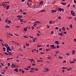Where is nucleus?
Wrapping results in <instances>:
<instances>
[{"label": "nucleus", "instance_id": "obj_5", "mask_svg": "<svg viewBox=\"0 0 76 76\" xmlns=\"http://www.w3.org/2000/svg\"><path fill=\"white\" fill-rule=\"evenodd\" d=\"M17 17L19 18H23V16H22V15H17Z\"/></svg>", "mask_w": 76, "mask_h": 76}, {"label": "nucleus", "instance_id": "obj_8", "mask_svg": "<svg viewBox=\"0 0 76 76\" xmlns=\"http://www.w3.org/2000/svg\"><path fill=\"white\" fill-rule=\"evenodd\" d=\"M54 42L55 43H56V44H57L58 45H59V43H58V42H58V41H56V42Z\"/></svg>", "mask_w": 76, "mask_h": 76}, {"label": "nucleus", "instance_id": "obj_35", "mask_svg": "<svg viewBox=\"0 0 76 76\" xmlns=\"http://www.w3.org/2000/svg\"><path fill=\"white\" fill-rule=\"evenodd\" d=\"M23 19H21V20H20V22H23Z\"/></svg>", "mask_w": 76, "mask_h": 76}, {"label": "nucleus", "instance_id": "obj_18", "mask_svg": "<svg viewBox=\"0 0 76 76\" xmlns=\"http://www.w3.org/2000/svg\"><path fill=\"white\" fill-rule=\"evenodd\" d=\"M62 9H61V8H58V10L59 11V12H61V11H62Z\"/></svg>", "mask_w": 76, "mask_h": 76}, {"label": "nucleus", "instance_id": "obj_11", "mask_svg": "<svg viewBox=\"0 0 76 76\" xmlns=\"http://www.w3.org/2000/svg\"><path fill=\"white\" fill-rule=\"evenodd\" d=\"M50 47H51V48H54V45H51Z\"/></svg>", "mask_w": 76, "mask_h": 76}, {"label": "nucleus", "instance_id": "obj_53", "mask_svg": "<svg viewBox=\"0 0 76 76\" xmlns=\"http://www.w3.org/2000/svg\"><path fill=\"white\" fill-rule=\"evenodd\" d=\"M70 6V4H69L67 6V7H69Z\"/></svg>", "mask_w": 76, "mask_h": 76}, {"label": "nucleus", "instance_id": "obj_45", "mask_svg": "<svg viewBox=\"0 0 76 76\" xmlns=\"http://www.w3.org/2000/svg\"><path fill=\"white\" fill-rule=\"evenodd\" d=\"M8 22L9 23H11V20H8Z\"/></svg>", "mask_w": 76, "mask_h": 76}, {"label": "nucleus", "instance_id": "obj_41", "mask_svg": "<svg viewBox=\"0 0 76 76\" xmlns=\"http://www.w3.org/2000/svg\"><path fill=\"white\" fill-rule=\"evenodd\" d=\"M58 29V27H56L55 28V29H56V30H57V29Z\"/></svg>", "mask_w": 76, "mask_h": 76}, {"label": "nucleus", "instance_id": "obj_48", "mask_svg": "<svg viewBox=\"0 0 76 76\" xmlns=\"http://www.w3.org/2000/svg\"><path fill=\"white\" fill-rule=\"evenodd\" d=\"M1 74H2V75H4V72H2L1 73Z\"/></svg>", "mask_w": 76, "mask_h": 76}, {"label": "nucleus", "instance_id": "obj_32", "mask_svg": "<svg viewBox=\"0 0 76 76\" xmlns=\"http://www.w3.org/2000/svg\"><path fill=\"white\" fill-rule=\"evenodd\" d=\"M70 63L72 64V63H75V62L73 61H72L71 62H70Z\"/></svg>", "mask_w": 76, "mask_h": 76}, {"label": "nucleus", "instance_id": "obj_55", "mask_svg": "<svg viewBox=\"0 0 76 76\" xmlns=\"http://www.w3.org/2000/svg\"><path fill=\"white\" fill-rule=\"evenodd\" d=\"M0 41L1 42H3V40L1 39H0Z\"/></svg>", "mask_w": 76, "mask_h": 76}, {"label": "nucleus", "instance_id": "obj_2", "mask_svg": "<svg viewBox=\"0 0 76 76\" xmlns=\"http://www.w3.org/2000/svg\"><path fill=\"white\" fill-rule=\"evenodd\" d=\"M12 65L11 66V67L12 68H14V67H15V64H12Z\"/></svg>", "mask_w": 76, "mask_h": 76}, {"label": "nucleus", "instance_id": "obj_54", "mask_svg": "<svg viewBox=\"0 0 76 76\" xmlns=\"http://www.w3.org/2000/svg\"><path fill=\"white\" fill-rule=\"evenodd\" d=\"M33 42H35V39H33Z\"/></svg>", "mask_w": 76, "mask_h": 76}, {"label": "nucleus", "instance_id": "obj_34", "mask_svg": "<svg viewBox=\"0 0 76 76\" xmlns=\"http://www.w3.org/2000/svg\"><path fill=\"white\" fill-rule=\"evenodd\" d=\"M24 70H29V69H28V68H24Z\"/></svg>", "mask_w": 76, "mask_h": 76}, {"label": "nucleus", "instance_id": "obj_61", "mask_svg": "<svg viewBox=\"0 0 76 76\" xmlns=\"http://www.w3.org/2000/svg\"><path fill=\"white\" fill-rule=\"evenodd\" d=\"M32 29H34V27L33 26H32Z\"/></svg>", "mask_w": 76, "mask_h": 76}, {"label": "nucleus", "instance_id": "obj_7", "mask_svg": "<svg viewBox=\"0 0 76 76\" xmlns=\"http://www.w3.org/2000/svg\"><path fill=\"white\" fill-rule=\"evenodd\" d=\"M44 3V2L43 1H41V2H39V5H40L41 4V5H42V4Z\"/></svg>", "mask_w": 76, "mask_h": 76}, {"label": "nucleus", "instance_id": "obj_6", "mask_svg": "<svg viewBox=\"0 0 76 76\" xmlns=\"http://www.w3.org/2000/svg\"><path fill=\"white\" fill-rule=\"evenodd\" d=\"M27 29H28V28L25 27L23 29V30H24V31H25V32H26L27 31Z\"/></svg>", "mask_w": 76, "mask_h": 76}, {"label": "nucleus", "instance_id": "obj_47", "mask_svg": "<svg viewBox=\"0 0 76 76\" xmlns=\"http://www.w3.org/2000/svg\"><path fill=\"white\" fill-rule=\"evenodd\" d=\"M56 54H58V53H59V52H58V51H56Z\"/></svg>", "mask_w": 76, "mask_h": 76}, {"label": "nucleus", "instance_id": "obj_59", "mask_svg": "<svg viewBox=\"0 0 76 76\" xmlns=\"http://www.w3.org/2000/svg\"><path fill=\"white\" fill-rule=\"evenodd\" d=\"M58 19H61V17H60V16H59L58 17Z\"/></svg>", "mask_w": 76, "mask_h": 76}, {"label": "nucleus", "instance_id": "obj_22", "mask_svg": "<svg viewBox=\"0 0 76 76\" xmlns=\"http://www.w3.org/2000/svg\"><path fill=\"white\" fill-rule=\"evenodd\" d=\"M35 22H36V23H40V22L38 21H35Z\"/></svg>", "mask_w": 76, "mask_h": 76}, {"label": "nucleus", "instance_id": "obj_44", "mask_svg": "<svg viewBox=\"0 0 76 76\" xmlns=\"http://www.w3.org/2000/svg\"><path fill=\"white\" fill-rule=\"evenodd\" d=\"M24 72H25V71H23V70H22V73H24Z\"/></svg>", "mask_w": 76, "mask_h": 76}, {"label": "nucleus", "instance_id": "obj_28", "mask_svg": "<svg viewBox=\"0 0 76 76\" xmlns=\"http://www.w3.org/2000/svg\"><path fill=\"white\" fill-rule=\"evenodd\" d=\"M41 47V45H39L37 46V47Z\"/></svg>", "mask_w": 76, "mask_h": 76}, {"label": "nucleus", "instance_id": "obj_36", "mask_svg": "<svg viewBox=\"0 0 76 76\" xmlns=\"http://www.w3.org/2000/svg\"><path fill=\"white\" fill-rule=\"evenodd\" d=\"M66 55H67V56H69L70 55V54L68 53H66Z\"/></svg>", "mask_w": 76, "mask_h": 76}, {"label": "nucleus", "instance_id": "obj_23", "mask_svg": "<svg viewBox=\"0 0 76 76\" xmlns=\"http://www.w3.org/2000/svg\"><path fill=\"white\" fill-rule=\"evenodd\" d=\"M26 45L27 47H29V44L28 43H26Z\"/></svg>", "mask_w": 76, "mask_h": 76}, {"label": "nucleus", "instance_id": "obj_42", "mask_svg": "<svg viewBox=\"0 0 76 76\" xmlns=\"http://www.w3.org/2000/svg\"><path fill=\"white\" fill-rule=\"evenodd\" d=\"M9 35H10V36H13V34H10V33H9Z\"/></svg>", "mask_w": 76, "mask_h": 76}, {"label": "nucleus", "instance_id": "obj_37", "mask_svg": "<svg viewBox=\"0 0 76 76\" xmlns=\"http://www.w3.org/2000/svg\"><path fill=\"white\" fill-rule=\"evenodd\" d=\"M34 70H35V71H38V69H34Z\"/></svg>", "mask_w": 76, "mask_h": 76}, {"label": "nucleus", "instance_id": "obj_52", "mask_svg": "<svg viewBox=\"0 0 76 76\" xmlns=\"http://www.w3.org/2000/svg\"><path fill=\"white\" fill-rule=\"evenodd\" d=\"M1 64L2 65V66H4V64L3 63H1Z\"/></svg>", "mask_w": 76, "mask_h": 76}, {"label": "nucleus", "instance_id": "obj_46", "mask_svg": "<svg viewBox=\"0 0 76 76\" xmlns=\"http://www.w3.org/2000/svg\"><path fill=\"white\" fill-rule=\"evenodd\" d=\"M36 64H32V65L34 66H35Z\"/></svg>", "mask_w": 76, "mask_h": 76}, {"label": "nucleus", "instance_id": "obj_56", "mask_svg": "<svg viewBox=\"0 0 76 76\" xmlns=\"http://www.w3.org/2000/svg\"><path fill=\"white\" fill-rule=\"evenodd\" d=\"M74 41L75 42H76V39H74Z\"/></svg>", "mask_w": 76, "mask_h": 76}, {"label": "nucleus", "instance_id": "obj_19", "mask_svg": "<svg viewBox=\"0 0 76 76\" xmlns=\"http://www.w3.org/2000/svg\"><path fill=\"white\" fill-rule=\"evenodd\" d=\"M72 15L73 16H75V12L72 13Z\"/></svg>", "mask_w": 76, "mask_h": 76}, {"label": "nucleus", "instance_id": "obj_1", "mask_svg": "<svg viewBox=\"0 0 76 76\" xmlns=\"http://www.w3.org/2000/svg\"><path fill=\"white\" fill-rule=\"evenodd\" d=\"M7 50L8 51H11V49H10V48L9 47H7Z\"/></svg>", "mask_w": 76, "mask_h": 76}, {"label": "nucleus", "instance_id": "obj_3", "mask_svg": "<svg viewBox=\"0 0 76 76\" xmlns=\"http://www.w3.org/2000/svg\"><path fill=\"white\" fill-rule=\"evenodd\" d=\"M18 68H15L13 70L15 71V72H18Z\"/></svg>", "mask_w": 76, "mask_h": 76}, {"label": "nucleus", "instance_id": "obj_57", "mask_svg": "<svg viewBox=\"0 0 76 76\" xmlns=\"http://www.w3.org/2000/svg\"><path fill=\"white\" fill-rule=\"evenodd\" d=\"M4 46H5V47L6 48H7V45H6V44H5Z\"/></svg>", "mask_w": 76, "mask_h": 76}, {"label": "nucleus", "instance_id": "obj_51", "mask_svg": "<svg viewBox=\"0 0 76 76\" xmlns=\"http://www.w3.org/2000/svg\"><path fill=\"white\" fill-rule=\"evenodd\" d=\"M71 13H72L73 12V10H71Z\"/></svg>", "mask_w": 76, "mask_h": 76}, {"label": "nucleus", "instance_id": "obj_16", "mask_svg": "<svg viewBox=\"0 0 76 76\" xmlns=\"http://www.w3.org/2000/svg\"><path fill=\"white\" fill-rule=\"evenodd\" d=\"M58 35H61V37H62V36L61 35H63V33H60L58 34Z\"/></svg>", "mask_w": 76, "mask_h": 76}, {"label": "nucleus", "instance_id": "obj_4", "mask_svg": "<svg viewBox=\"0 0 76 76\" xmlns=\"http://www.w3.org/2000/svg\"><path fill=\"white\" fill-rule=\"evenodd\" d=\"M75 53H76V51H75V50H73L72 51V54L73 55H74L75 54Z\"/></svg>", "mask_w": 76, "mask_h": 76}, {"label": "nucleus", "instance_id": "obj_25", "mask_svg": "<svg viewBox=\"0 0 76 76\" xmlns=\"http://www.w3.org/2000/svg\"><path fill=\"white\" fill-rule=\"evenodd\" d=\"M5 54H6V55H10L9 54H8L7 53L5 52L4 53Z\"/></svg>", "mask_w": 76, "mask_h": 76}, {"label": "nucleus", "instance_id": "obj_17", "mask_svg": "<svg viewBox=\"0 0 76 76\" xmlns=\"http://www.w3.org/2000/svg\"><path fill=\"white\" fill-rule=\"evenodd\" d=\"M45 12V10H43L41 11V13H43V12Z\"/></svg>", "mask_w": 76, "mask_h": 76}, {"label": "nucleus", "instance_id": "obj_31", "mask_svg": "<svg viewBox=\"0 0 76 76\" xmlns=\"http://www.w3.org/2000/svg\"><path fill=\"white\" fill-rule=\"evenodd\" d=\"M70 28H72V24H70Z\"/></svg>", "mask_w": 76, "mask_h": 76}, {"label": "nucleus", "instance_id": "obj_21", "mask_svg": "<svg viewBox=\"0 0 76 76\" xmlns=\"http://www.w3.org/2000/svg\"><path fill=\"white\" fill-rule=\"evenodd\" d=\"M30 61H34V59H28Z\"/></svg>", "mask_w": 76, "mask_h": 76}, {"label": "nucleus", "instance_id": "obj_40", "mask_svg": "<svg viewBox=\"0 0 76 76\" xmlns=\"http://www.w3.org/2000/svg\"><path fill=\"white\" fill-rule=\"evenodd\" d=\"M22 13L23 15H26V12H23Z\"/></svg>", "mask_w": 76, "mask_h": 76}, {"label": "nucleus", "instance_id": "obj_50", "mask_svg": "<svg viewBox=\"0 0 76 76\" xmlns=\"http://www.w3.org/2000/svg\"><path fill=\"white\" fill-rule=\"evenodd\" d=\"M46 51H50V50L49 49H46Z\"/></svg>", "mask_w": 76, "mask_h": 76}, {"label": "nucleus", "instance_id": "obj_20", "mask_svg": "<svg viewBox=\"0 0 76 76\" xmlns=\"http://www.w3.org/2000/svg\"><path fill=\"white\" fill-rule=\"evenodd\" d=\"M9 7H10V6H8L7 7V10H9Z\"/></svg>", "mask_w": 76, "mask_h": 76}, {"label": "nucleus", "instance_id": "obj_38", "mask_svg": "<svg viewBox=\"0 0 76 76\" xmlns=\"http://www.w3.org/2000/svg\"><path fill=\"white\" fill-rule=\"evenodd\" d=\"M20 12H21L22 13L23 12V11L22 10V9L20 10Z\"/></svg>", "mask_w": 76, "mask_h": 76}, {"label": "nucleus", "instance_id": "obj_12", "mask_svg": "<svg viewBox=\"0 0 76 76\" xmlns=\"http://www.w3.org/2000/svg\"><path fill=\"white\" fill-rule=\"evenodd\" d=\"M2 6H3V7L5 9L6 8V7L5 6V4H2Z\"/></svg>", "mask_w": 76, "mask_h": 76}, {"label": "nucleus", "instance_id": "obj_49", "mask_svg": "<svg viewBox=\"0 0 76 76\" xmlns=\"http://www.w3.org/2000/svg\"><path fill=\"white\" fill-rule=\"evenodd\" d=\"M51 22H52L51 20H50L49 21V23H50V24H51Z\"/></svg>", "mask_w": 76, "mask_h": 76}, {"label": "nucleus", "instance_id": "obj_30", "mask_svg": "<svg viewBox=\"0 0 76 76\" xmlns=\"http://www.w3.org/2000/svg\"><path fill=\"white\" fill-rule=\"evenodd\" d=\"M74 2L75 4H76V0H74Z\"/></svg>", "mask_w": 76, "mask_h": 76}, {"label": "nucleus", "instance_id": "obj_13", "mask_svg": "<svg viewBox=\"0 0 76 76\" xmlns=\"http://www.w3.org/2000/svg\"><path fill=\"white\" fill-rule=\"evenodd\" d=\"M62 30H63V31H66V30L65 29V28H64V27H63L62 28Z\"/></svg>", "mask_w": 76, "mask_h": 76}, {"label": "nucleus", "instance_id": "obj_26", "mask_svg": "<svg viewBox=\"0 0 76 76\" xmlns=\"http://www.w3.org/2000/svg\"><path fill=\"white\" fill-rule=\"evenodd\" d=\"M5 27L6 28H9L10 27V26H9L8 25H6L5 26Z\"/></svg>", "mask_w": 76, "mask_h": 76}, {"label": "nucleus", "instance_id": "obj_58", "mask_svg": "<svg viewBox=\"0 0 76 76\" xmlns=\"http://www.w3.org/2000/svg\"><path fill=\"white\" fill-rule=\"evenodd\" d=\"M30 69L31 70H34V68H31Z\"/></svg>", "mask_w": 76, "mask_h": 76}, {"label": "nucleus", "instance_id": "obj_9", "mask_svg": "<svg viewBox=\"0 0 76 76\" xmlns=\"http://www.w3.org/2000/svg\"><path fill=\"white\" fill-rule=\"evenodd\" d=\"M57 12L56 10H52L51 11V13H54V12Z\"/></svg>", "mask_w": 76, "mask_h": 76}, {"label": "nucleus", "instance_id": "obj_15", "mask_svg": "<svg viewBox=\"0 0 76 76\" xmlns=\"http://www.w3.org/2000/svg\"><path fill=\"white\" fill-rule=\"evenodd\" d=\"M9 53L8 54H10L8 55L9 56H12V54L10 52H9Z\"/></svg>", "mask_w": 76, "mask_h": 76}, {"label": "nucleus", "instance_id": "obj_62", "mask_svg": "<svg viewBox=\"0 0 76 76\" xmlns=\"http://www.w3.org/2000/svg\"><path fill=\"white\" fill-rule=\"evenodd\" d=\"M27 68H28V69H30L31 68V66H27Z\"/></svg>", "mask_w": 76, "mask_h": 76}, {"label": "nucleus", "instance_id": "obj_29", "mask_svg": "<svg viewBox=\"0 0 76 76\" xmlns=\"http://www.w3.org/2000/svg\"><path fill=\"white\" fill-rule=\"evenodd\" d=\"M56 47H57V48H60V46H59L58 45H57L56 46Z\"/></svg>", "mask_w": 76, "mask_h": 76}, {"label": "nucleus", "instance_id": "obj_33", "mask_svg": "<svg viewBox=\"0 0 76 76\" xmlns=\"http://www.w3.org/2000/svg\"><path fill=\"white\" fill-rule=\"evenodd\" d=\"M23 37L24 38H28V37H27L26 36H23Z\"/></svg>", "mask_w": 76, "mask_h": 76}, {"label": "nucleus", "instance_id": "obj_43", "mask_svg": "<svg viewBox=\"0 0 76 76\" xmlns=\"http://www.w3.org/2000/svg\"><path fill=\"white\" fill-rule=\"evenodd\" d=\"M54 32L53 31H51V34H54Z\"/></svg>", "mask_w": 76, "mask_h": 76}, {"label": "nucleus", "instance_id": "obj_24", "mask_svg": "<svg viewBox=\"0 0 76 76\" xmlns=\"http://www.w3.org/2000/svg\"><path fill=\"white\" fill-rule=\"evenodd\" d=\"M58 58H60L61 59H62V58H63V57L62 56H59L58 57Z\"/></svg>", "mask_w": 76, "mask_h": 76}, {"label": "nucleus", "instance_id": "obj_39", "mask_svg": "<svg viewBox=\"0 0 76 76\" xmlns=\"http://www.w3.org/2000/svg\"><path fill=\"white\" fill-rule=\"evenodd\" d=\"M8 66H10V63H8Z\"/></svg>", "mask_w": 76, "mask_h": 76}, {"label": "nucleus", "instance_id": "obj_60", "mask_svg": "<svg viewBox=\"0 0 76 76\" xmlns=\"http://www.w3.org/2000/svg\"><path fill=\"white\" fill-rule=\"evenodd\" d=\"M5 68L6 69H8V67H7V66H6L5 67Z\"/></svg>", "mask_w": 76, "mask_h": 76}, {"label": "nucleus", "instance_id": "obj_10", "mask_svg": "<svg viewBox=\"0 0 76 76\" xmlns=\"http://www.w3.org/2000/svg\"><path fill=\"white\" fill-rule=\"evenodd\" d=\"M61 4H62V5H64V6H66V4L65 3L62 2Z\"/></svg>", "mask_w": 76, "mask_h": 76}, {"label": "nucleus", "instance_id": "obj_64", "mask_svg": "<svg viewBox=\"0 0 76 76\" xmlns=\"http://www.w3.org/2000/svg\"><path fill=\"white\" fill-rule=\"evenodd\" d=\"M30 38H34V37H32L31 36H29Z\"/></svg>", "mask_w": 76, "mask_h": 76}, {"label": "nucleus", "instance_id": "obj_27", "mask_svg": "<svg viewBox=\"0 0 76 76\" xmlns=\"http://www.w3.org/2000/svg\"><path fill=\"white\" fill-rule=\"evenodd\" d=\"M1 45L3 47H4V44H3V43H1Z\"/></svg>", "mask_w": 76, "mask_h": 76}, {"label": "nucleus", "instance_id": "obj_63", "mask_svg": "<svg viewBox=\"0 0 76 76\" xmlns=\"http://www.w3.org/2000/svg\"><path fill=\"white\" fill-rule=\"evenodd\" d=\"M63 63H66V60H64L63 61Z\"/></svg>", "mask_w": 76, "mask_h": 76}, {"label": "nucleus", "instance_id": "obj_14", "mask_svg": "<svg viewBox=\"0 0 76 76\" xmlns=\"http://www.w3.org/2000/svg\"><path fill=\"white\" fill-rule=\"evenodd\" d=\"M72 68L71 67L69 69H67V71H69L70 70H72Z\"/></svg>", "mask_w": 76, "mask_h": 76}]
</instances>
